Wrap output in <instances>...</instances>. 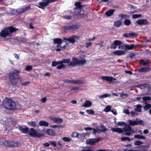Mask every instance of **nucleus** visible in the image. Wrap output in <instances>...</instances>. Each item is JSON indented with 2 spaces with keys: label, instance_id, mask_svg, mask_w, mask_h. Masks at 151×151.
Returning a JSON list of instances; mask_svg holds the SVG:
<instances>
[{
  "label": "nucleus",
  "instance_id": "f257e3e1",
  "mask_svg": "<svg viewBox=\"0 0 151 151\" xmlns=\"http://www.w3.org/2000/svg\"><path fill=\"white\" fill-rule=\"evenodd\" d=\"M2 106L5 109L9 110H14L17 109L16 103L11 99H5L2 102Z\"/></svg>",
  "mask_w": 151,
  "mask_h": 151
},
{
  "label": "nucleus",
  "instance_id": "f03ea898",
  "mask_svg": "<svg viewBox=\"0 0 151 151\" xmlns=\"http://www.w3.org/2000/svg\"><path fill=\"white\" fill-rule=\"evenodd\" d=\"M75 5L76 7L73 10L70 11V13L74 14V15L84 17L85 16V12L82 10L83 6L81 4V2H76L75 4Z\"/></svg>",
  "mask_w": 151,
  "mask_h": 151
},
{
  "label": "nucleus",
  "instance_id": "7ed1b4c3",
  "mask_svg": "<svg viewBox=\"0 0 151 151\" xmlns=\"http://www.w3.org/2000/svg\"><path fill=\"white\" fill-rule=\"evenodd\" d=\"M19 72V71L15 70L14 72L10 73L9 79L12 84L15 85L18 82V80L20 78L19 75L17 74Z\"/></svg>",
  "mask_w": 151,
  "mask_h": 151
},
{
  "label": "nucleus",
  "instance_id": "20e7f679",
  "mask_svg": "<svg viewBox=\"0 0 151 151\" xmlns=\"http://www.w3.org/2000/svg\"><path fill=\"white\" fill-rule=\"evenodd\" d=\"M17 30V29L12 27H6L0 32V35L2 37H5Z\"/></svg>",
  "mask_w": 151,
  "mask_h": 151
},
{
  "label": "nucleus",
  "instance_id": "39448f33",
  "mask_svg": "<svg viewBox=\"0 0 151 151\" xmlns=\"http://www.w3.org/2000/svg\"><path fill=\"white\" fill-rule=\"evenodd\" d=\"M21 145L19 142L6 140L4 143V146L8 147H16Z\"/></svg>",
  "mask_w": 151,
  "mask_h": 151
},
{
  "label": "nucleus",
  "instance_id": "423d86ee",
  "mask_svg": "<svg viewBox=\"0 0 151 151\" xmlns=\"http://www.w3.org/2000/svg\"><path fill=\"white\" fill-rule=\"evenodd\" d=\"M29 135L32 137H38L44 136V134L40 133H37L36 131L33 128H31L28 132Z\"/></svg>",
  "mask_w": 151,
  "mask_h": 151
},
{
  "label": "nucleus",
  "instance_id": "0eeeda50",
  "mask_svg": "<svg viewBox=\"0 0 151 151\" xmlns=\"http://www.w3.org/2000/svg\"><path fill=\"white\" fill-rule=\"evenodd\" d=\"M100 141V138H90L87 139L86 142L88 145H95L96 143Z\"/></svg>",
  "mask_w": 151,
  "mask_h": 151
},
{
  "label": "nucleus",
  "instance_id": "6e6552de",
  "mask_svg": "<svg viewBox=\"0 0 151 151\" xmlns=\"http://www.w3.org/2000/svg\"><path fill=\"white\" fill-rule=\"evenodd\" d=\"M70 61V59H63L62 60L58 62V63L60 64V65L58 66L57 68L58 69H61L62 68H64L65 66L63 64V63H68Z\"/></svg>",
  "mask_w": 151,
  "mask_h": 151
},
{
  "label": "nucleus",
  "instance_id": "1a4fd4ad",
  "mask_svg": "<svg viewBox=\"0 0 151 151\" xmlns=\"http://www.w3.org/2000/svg\"><path fill=\"white\" fill-rule=\"evenodd\" d=\"M129 124L131 126H134L138 124L142 125L143 124V121L141 120H138L136 119L134 121L132 120H129L128 121Z\"/></svg>",
  "mask_w": 151,
  "mask_h": 151
},
{
  "label": "nucleus",
  "instance_id": "9d476101",
  "mask_svg": "<svg viewBox=\"0 0 151 151\" xmlns=\"http://www.w3.org/2000/svg\"><path fill=\"white\" fill-rule=\"evenodd\" d=\"M122 130H123V132L124 131L125 132L124 134L126 135L130 136L131 135L132 132V128L129 125L126 124Z\"/></svg>",
  "mask_w": 151,
  "mask_h": 151
},
{
  "label": "nucleus",
  "instance_id": "9b49d317",
  "mask_svg": "<svg viewBox=\"0 0 151 151\" xmlns=\"http://www.w3.org/2000/svg\"><path fill=\"white\" fill-rule=\"evenodd\" d=\"M136 87H138L142 89H147L148 90V91L146 93V94H149L148 93L150 92L149 95H151V91L150 92V88L148 85L147 84H145L142 85H140L136 86Z\"/></svg>",
  "mask_w": 151,
  "mask_h": 151
},
{
  "label": "nucleus",
  "instance_id": "f8f14e48",
  "mask_svg": "<svg viewBox=\"0 0 151 151\" xmlns=\"http://www.w3.org/2000/svg\"><path fill=\"white\" fill-rule=\"evenodd\" d=\"M31 9L30 6H28L25 8L19 9L16 10V12L17 13H22L29 10Z\"/></svg>",
  "mask_w": 151,
  "mask_h": 151
},
{
  "label": "nucleus",
  "instance_id": "ddd939ff",
  "mask_svg": "<svg viewBox=\"0 0 151 151\" xmlns=\"http://www.w3.org/2000/svg\"><path fill=\"white\" fill-rule=\"evenodd\" d=\"M79 37L76 35H73L68 38L67 41L70 42L74 44L76 42L75 39H78Z\"/></svg>",
  "mask_w": 151,
  "mask_h": 151
},
{
  "label": "nucleus",
  "instance_id": "4468645a",
  "mask_svg": "<svg viewBox=\"0 0 151 151\" xmlns=\"http://www.w3.org/2000/svg\"><path fill=\"white\" fill-rule=\"evenodd\" d=\"M135 46L134 45H124L121 46H119L118 48L123 49L126 48L128 50H132V49Z\"/></svg>",
  "mask_w": 151,
  "mask_h": 151
},
{
  "label": "nucleus",
  "instance_id": "2eb2a0df",
  "mask_svg": "<svg viewBox=\"0 0 151 151\" xmlns=\"http://www.w3.org/2000/svg\"><path fill=\"white\" fill-rule=\"evenodd\" d=\"M121 42L119 41L116 40L111 45V47L112 48L116 49L117 47V46H119H119H121L120 45H121Z\"/></svg>",
  "mask_w": 151,
  "mask_h": 151
},
{
  "label": "nucleus",
  "instance_id": "dca6fc26",
  "mask_svg": "<svg viewBox=\"0 0 151 151\" xmlns=\"http://www.w3.org/2000/svg\"><path fill=\"white\" fill-rule=\"evenodd\" d=\"M0 121L2 124L5 125H7L9 123L8 118L5 116L3 117Z\"/></svg>",
  "mask_w": 151,
  "mask_h": 151
},
{
  "label": "nucleus",
  "instance_id": "f3484780",
  "mask_svg": "<svg viewBox=\"0 0 151 151\" xmlns=\"http://www.w3.org/2000/svg\"><path fill=\"white\" fill-rule=\"evenodd\" d=\"M51 119L55 123L57 124H60L63 122V120L62 119L55 117L51 118Z\"/></svg>",
  "mask_w": 151,
  "mask_h": 151
},
{
  "label": "nucleus",
  "instance_id": "a211bd4d",
  "mask_svg": "<svg viewBox=\"0 0 151 151\" xmlns=\"http://www.w3.org/2000/svg\"><path fill=\"white\" fill-rule=\"evenodd\" d=\"M137 23L139 25L142 24H148V22L146 19L139 20L137 22Z\"/></svg>",
  "mask_w": 151,
  "mask_h": 151
},
{
  "label": "nucleus",
  "instance_id": "6ab92c4d",
  "mask_svg": "<svg viewBox=\"0 0 151 151\" xmlns=\"http://www.w3.org/2000/svg\"><path fill=\"white\" fill-rule=\"evenodd\" d=\"M78 60L76 58H73L72 59V61L70 63L69 65V66H73L77 64H78Z\"/></svg>",
  "mask_w": 151,
  "mask_h": 151
},
{
  "label": "nucleus",
  "instance_id": "aec40b11",
  "mask_svg": "<svg viewBox=\"0 0 151 151\" xmlns=\"http://www.w3.org/2000/svg\"><path fill=\"white\" fill-rule=\"evenodd\" d=\"M113 53L118 55H123L125 54V51L123 50H117L114 51Z\"/></svg>",
  "mask_w": 151,
  "mask_h": 151
},
{
  "label": "nucleus",
  "instance_id": "412c9836",
  "mask_svg": "<svg viewBox=\"0 0 151 151\" xmlns=\"http://www.w3.org/2000/svg\"><path fill=\"white\" fill-rule=\"evenodd\" d=\"M114 132H118L119 133H122L123 132V130L120 128H113L111 129Z\"/></svg>",
  "mask_w": 151,
  "mask_h": 151
},
{
  "label": "nucleus",
  "instance_id": "4be33fe9",
  "mask_svg": "<svg viewBox=\"0 0 151 151\" xmlns=\"http://www.w3.org/2000/svg\"><path fill=\"white\" fill-rule=\"evenodd\" d=\"M19 129L24 134L28 133L29 129L28 128L20 127Z\"/></svg>",
  "mask_w": 151,
  "mask_h": 151
},
{
  "label": "nucleus",
  "instance_id": "5701e85b",
  "mask_svg": "<svg viewBox=\"0 0 151 151\" xmlns=\"http://www.w3.org/2000/svg\"><path fill=\"white\" fill-rule=\"evenodd\" d=\"M91 102L88 100L86 101L84 104L82 106L85 107H90L92 105Z\"/></svg>",
  "mask_w": 151,
  "mask_h": 151
},
{
  "label": "nucleus",
  "instance_id": "b1692460",
  "mask_svg": "<svg viewBox=\"0 0 151 151\" xmlns=\"http://www.w3.org/2000/svg\"><path fill=\"white\" fill-rule=\"evenodd\" d=\"M116 80V79L115 78H114L111 77L104 76V80L110 82H112L113 80Z\"/></svg>",
  "mask_w": 151,
  "mask_h": 151
},
{
  "label": "nucleus",
  "instance_id": "393cba45",
  "mask_svg": "<svg viewBox=\"0 0 151 151\" xmlns=\"http://www.w3.org/2000/svg\"><path fill=\"white\" fill-rule=\"evenodd\" d=\"M151 70L150 68L143 67L139 69V71L146 72Z\"/></svg>",
  "mask_w": 151,
  "mask_h": 151
},
{
  "label": "nucleus",
  "instance_id": "a878e982",
  "mask_svg": "<svg viewBox=\"0 0 151 151\" xmlns=\"http://www.w3.org/2000/svg\"><path fill=\"white\" fill-rule=\"evenodd\" d=\"M93 147H85L84 149L81 150V151H94Z\"/></svg>",
  "mask_w": 151,
  "mask_h": 151
},
{
  "label": "nucleus",
  "instance_id": "bb28decb",
  "mask_svg": "<svg viewBox=\"0 0 151 151\" xmlns=\"http://www.w3.org/2000/svg\"><path fill=\"white\" fill-rule=\"evenodd\" d=\"M66 29H69L71 30H74L75 29H77V27L76 25H73L69 26L68 27H65Z\"/></svg>",
  "mask_w": 151,
  "mask_h": 151
},
{
  "label": "nucleus",
  "instance_id": "cd10ccee",
  "mask_svg": "<svg viewBox=\"0 0 151 151\" xmlns=\"http://www.w3.org/2000/svg\"><path fill=\"white\" fill-rule=\"evenodd\" d=\"M47 134L49 135L54 136L55 134V132L52 129H49L47 131Z\"/></svg>",
  "mask_w": 151,
  "mask_h": 151
},
{
  "label": "nucleus",
  "instance_id": "c85d7f7f",
  "mask_svg": "<svg viewBox=\"0 0 151 151\" xmlns=\"http://www.w3.org/2000/svg\"><path fill=\"white\" fill-rule=\"evenodd\" d=\"M114 12V9H111L109 11H107L105 13V14L108 16H111L112 14Z\"/></svg>",
  "mask_w": 151,
  "mask_h": 151
},
{
  "label": "nucleus",
  "instance_id": "c756f323",
  "mask_svg": "<svg viewBox=\"0 0 151 151\" xmlns=\"http://www.w3.org/2000/svg\"><path fill=\"white\" fill-rule=\"evenodd\" d=\"M54 42L56 44H60L62 43L63 42L62 40L61 39L56 38L54 40Z\"/></svg>",
  "mask_w": 151,
  "mask_h": 151
},
{
  "label": "nucleus",
  "instance_id": "7c9ffc66",
  "mask_svg": "<svg viewBox=\"0 0 151 151\" xmlns=\"http://www.w3.org/2000/svg\"><path fill=\"white\" fill-rule=\"evenodd\" d=\"M39 124L40 126H44L47 127L48 125V123L45 121H40L39 123Z\"/></svg>",
  "mask_w": 151,
  "mask_h": 151
},
{
  "label": "nucleus",
  "instance_id": "2f4dec72",
  "mask_svg": "<svg viewBox=\"0 0 151 151\" xmlns=\"http://www.w3.org/2000/svg\"><path fill=\"white\" fill-rule=\"evenodd\" d=\"M122 22L119 20H117L114 22V25L117 27H119L121 24Z\"/></svg>",
  "mask_w": 151,
  "mask_h": 151
},
{
  "label": "nucleus",
  "instance_id": "473e14b6",
  "mask_svg": "<svg viewBox=\"0 0 151 151\" xmlns=\"http://www.w3.org/2000/svg\"><path fill=\"white\" fill-rule=\"evenodd\" d=\"M139 63L140 64H142L144 66H145L147 64L149 63V61L148 60H147L146 61H145L144 60H141L140 61Z\"/></svg>",
  "mask_w": 151,
  "mask_h": 151
},
{
  "label": "nucleus",
  "instance_id": "72a5a7b5",
  "mask_svg": "<svg viewBox=\"0 0 151 151\" xmlns=\"http://www.w3.org/2000/svg\"><path fill=\"white\" fill-rule=\"evenodd\" d=\"M78 64L79 65H83L85 64L86 63V61L85 60H78Z\"/></svg>",
  "mask_w": 151,
  "mask_h": 151
},
{
  "label": "nucleus",
  "instance_id": "f704fd0d",
  "mask_svg": "<svg viewBox=\"0 0 151 151\" xmlns=\"http://www.w3.org/2000/svg\"><path fill=\"white\" fill-rule=\"evenodd\" d=\"M6 140L3 138H0V145H4V143Z\"/></svg>",
  "mask_w": 151,
  "mask_h": 151
},
{
  "label": "nucleus",
  "instance_id": "c9c22d12",
  "mask_svg": "<svg viewBox=\"0 0 151 151\" xmlns=\"http://www.w3.org/2000/svg\"><path fill=\"white\" fill-rule=\"evenodd\" d=\"M73 83L78 84H83L84 83L83 81L79 80L73 81Z\"/></svg>",
  "mask_w": 151,
  "mask_h": 151
},
{
  "label": "nucleus",
  "instance_id": "e433bc0d",
  "mask_svg": "<svg viewBox=\"0 0 151 151\" xmlns=\"http://www.w3.org/2000/svg\"><path fill=\"white\" fill-rule=\"evenodd\" d=\"M142 106L141 105H139L137 106V108L135 109V111L138 112H140L141 111V108Z\"/></svg>",
  "mask_w": 151,
  "mask_h": 151
},
{
  "label": "nucleus",
  "instance_id": "4c0bfd02",
  "mask_svg": "<svg viewBox=\"0 0 151 151\" xmlns=\"http://www.w3.org/2000/svg\"><path fill=\"white\" fill-rule=\"evenodd\" d=\"M92 130H93V134H95L97 132L99 133L102 132L101 130L98 129H93Z\"/></svg>",
  "mask_w": 151,
  "mask_h": 151
},
{
  "label": "nucleus",
  "instance_id": "58836bf2",
  "mask_svg": "<svg viewBox=\"0 0 151 151\" xmlns=\"http://www.w3.org/2000/svg\"><path fill=\"white\" fill-rule=\"evenodd\" d=\"M134 137L135 138H137L139 139H145V137L142 136L138 135H135L134 136Z\"/></svg>",
  "mask_w": 151,
  "mask_h": 151
},
{
  "label": "nucleus",
  "instance_id": "ea45409f",
  "mask_svg": "<svg viewBox=\"0 0 151 151\" xmlns=\"http://www.w3.org/2000/svg\"><path fill=\"white\" fill-rule=\"evenodd\" d=\"M143 142L141 141H136L134 142V144L135 145H139L142 144Z\"/></svg>",
  "mask_w": 151,
  "mask_h": 151
},
{
  "label": "nucleus",
  "instance_id": "a19ab883",
  "mask_svg": "<svg viewBox=\"0 0 151 151\" xmlns=\"http://www.w3.org/2000/svg\"><path fill=\"white\" fill-rule=\"evenodd\" d=\"M121 140L122 141L127 140H128L129 141H131V139L129 137H122L121 138Z\"/></svg>",
  "mask_w": 151,
  "mask_h": 151
},
{
  "label": "nucleus",
  "instance_id": "79ce46f5",
  "mask_svg": "<svg viewBox=\"0 0 151 151\" xmlns=\"http://www.w3.org/2000/svg\"><path fill=\"white\" fill-rule=\"evenodd\" d=\"M143 100L144 101H146L151 100V97H144L142 98Z\"/></svg>",
  "mask_w": 151,
  "mask_h": 151
},
{
  "label": "nucleus",
  "instance_id": "37998d69",
  "mask_svg": "<svg viewBox=\"0 0 151 151\" xmlns=\"http://www.w3.org/2000/svg\"><path fill=\"white\" fill-rule=\"evenodd\" d=\"M111 106H108L104 109V111L106 112H108L111 111Z\"/></svg>",
  "mask_w": 151,
  "mask_h": 151
},
{
  "label": "nucleus",
  "instance_id": "c03bdc74",
  "mask_svg": "<svg viewBox=\"0 0 151 151\" xmlns=\"http://www.w3.org/2000/svg\"><path fill=\"white\" fill-rule=\"evenodd\" d=\"M86 111L89 114H94V111L91 109L87 110H86Z\"/></svg>",
  "mask_w": 151,
  "mask_h": 151
},
{
  "label": "nucleus",
  "instance_id": "a18cd8bd",
  "mask_svg": "<svg viewBox=\"0 0 151 151\" xmlns=\"http://www.w3.org/2000/svg\"><path fill=\"white\" fill-rule=\"evenodd\" d=\"M151 107V105L147 104L144 107L145 110H147Z\"/></svg>",
  "mask_w": 151,
  "mask_h": 151
},
{
  "label": "nucleus",
  "instance_id": "49530a36",
  "mask_svg": "<svg viewBox=\"0 0 151 151\" xmlns=\"http://www.w3.org/2000/svg\"><path fill=\"white\" fill-rule=\"evenodd\" d=\"M19 42H26L27 41V39L25 37H23L21 38L19 40Z\"/></svg>",
  "mask_w": 151,
  "mask_h": 151
},
{
  "label": "nucleus",
  "instance_id": "de8ad7c7",
  "mask_svg": "<svg viewBox=\"0 0 151 151\" xmlns=\"http://www.w3.org/2000/svg\"><path fill=\"white\" fill-rule=\"evenodd\" d=\"M65 141L68 142L71 141V139L69 137H64L62 138Z\"/></svg>",
  "mask_w": 151,
  "mask_h": 151
},
{
  "label": "nucleus",
  "instance_id": "09e8293b",
  "mask_svg": "<svg viewBox=\"0 0 151 151\" xmlns=\"http://www.w3.org/2000/svg\"><path fill=\"white\" fill-rule=\"evenodd\" d=\"M63 81L65 83H73V81L65 79L63 80Z\"/></svg>",
  "mask_w": 151,
  "mask_h": 151
},
{
  "label": "nucleus",
  "instance_id": "8fccbe9b",
  "mask_svg": "<svg viewBox=\"0 0 151 151\" xmlns=\"http://www.w3.org/2000/svg\"><path fill=\"white\" fill-rule=\"evenodd\" d=\"M32 66L31 65L27 66L25 68V70L27 71H29L32 70Z\"/></svg>",
  "mask_w": 151,
  "mask_h": 151
},
{
  "label": "nucleus",
  "instance_id": "3c124183",
  "mask_svg": "<svg viewBox=\"0 0 151 151\" xmlns=\"http://www.w3.org/2000/svg\"><path fill=\"white\" fill-rule=\"evenodd\" d=\"M131 21L130 20L128 19L126 20L124 22V24L126 25H129L131 23Z\"/></svg>",
  "mask_w": 151,
  "mask_h": 151
},
{
  "label": "nucleus",
  "instance_id": "603ef678",
  "mask_svg": "<svg viewBox=\"0 0 151 151\" xmlns=\"http://www.w3.org/2000/svg\"><path fill=\"white\" fill-rule=\"evenodd\" d=\"M58 65H60V64L58 63V62H57L56 61H53L52 62V66H55Z\"/></svg>",
  "mask_w": 151,
  "mask_h": 151
},
{
  "label": "nucleus",
  "instance_id": "864d4df0",
  "mask_svg": "<svg viewBox=\"0 0 151 151\" xmlns=\"http://www.w3.org/2000/svg\"><path fill=\"white\" fill-rule=\"evenodd\" d=\"M116 124L120 126L126 125L127 124H126L123 122H119L118 123H116Z\"/></svg>",
  "mask_w": 151,
  "mask_h": 151
},
{
  "label": "nucleus",
  "instance_id": "5fc2aeb1",
  "mask_svg": "<svg viewBox=\"0 0 151 151\" xmlns=\"http://www.w3.org/2000/svg\"><path fill=\"white\" fill-rule=\"evenodd\" d=\"M78 134L77 132H74L73 133L72 136L73 137H78Z\"/></svg>",
  "mask_w": 151,
  "mask_h": 151
},
{
  "label": "nucleus",
  "instance_id": "6e6d98bb",
  "mask_svg": "<svg viewBox=\"0 0 151 151\" xmlns=\"http://www.w3.org/2000/svg\"><path fill=\"white\" fill-rule=\"evenodd\" d=\"M50 144H51L53 146L55 147L56 146V143L54 141H51L50 142Z\"/></svg>",
  "mask_w": 151,
  "mask_h": 151
},
{
  "label": "nucleus",
  "instance_id": "4d7b16f0",
  "mask_svg": "<svg viewBox=\"0 0 151 151\" xmlns=\"http://www.w3.org/2000/svg\"><path fill=\"white\" fill-rule=\"evenodd\" d=\"M141 16V14L138 15V14H133L132 15V17L133 18H136L138 17H140Z\"/></svg>",
  "mask_w": 151,
  "mask_h": 151
},
{
  "label": "nucleus",
  "instance_id": "13d9d810",
  "mask_svg": "<svg viewBox=\"0 0 151 151\" xmlns=\"http://www.w3.org/2000/svg\"><path fill=\"white\" fill-rule=\"evenodd\" d=\"M30 83L29 81H27L24 83H22L21 85L22 86H26Z\"/></svg>",
  "mask_w": 151,
  "mask_h": 151
},
{
  "label": "nucleus",
  "instance_id": "bf43d9fd",
  "mask_svg": "<svg viewBox=\"0 0 151 151\" xmlns=\"http://www.w3.org/2000/svg\"><path fill=\"white\" fill-rule=\"evenodd\" d=\"M64 17L65 19H70L72 18L71 16L70 15L65 16H64Z\"/></svg>",
  "mask_w": 151,
  "mask_h": 151
},
{
  "label": "nucleus",
  "instance_id": "052dcab7",
  "mask_svg": "<svg viewBox=\"0 0 151 151\" xmlns=\"http://www.w3.org/2000/svg\"><path fill=\"white\" fill-rule=\"evenodd\" d=\"M29 124L30 125L33 126L35 127L36 126V123L35 122H30L29 123Z\"/></svg>",
  "mask_w": 151,
  "mask_h": 151
},
{
  "label": "nucleus",
  "instance_id": "680f3d73",
  "mask_svg": "<svg viewBox=\"0 0 151 151\" xmlns=\"http://www.w3.org/2000/svg\"><path fill=\"white\" fill-rule=\"evenodd\" d=\"M135 54L133 53H130L129 54V56L131 58H132L134 57L135 56Z\"/></svg>",
  "mask_w": 151,
  "mask_h": 151
},
{
  "label": "nucleus",
  "instance_id": "e2e57ef3",
  "mask_svg": "<svg viewBox=\"0 0 151 151\" xmlns=\"http://www.w3.org/2000/svg\"><path fill=\"white\" fill-rule=\"evenodd\" d=\"M123 112L126 114H130L129 110L127 109L124 110Z\"/></svg>",
  "mask_w": 151,
  "mask_h": 151
},
{
  "label": "nucleus",
  "instance_id": "0e129e2a",
  "mask_svg": "<svg viewBox=\"0 0 151 151\" xmlns=\"http://www.w3.org/2000/svg\"><path fill=\"white\" fill-rule=\"evenodd\" d=\"M136 34L135 33H129V37L131 36L132 37H133L134 36H136Z\"/></svg>",
  "mask_w": 151,
  "mask_h": 151
},
{
  "label": "nucleus",
  "instance_id": "69168bd1",
  "mask_svg": "<svg viewBox=\"0 0 151 151\" xmlns=\"http://www.w3.org/2000/svg\"><path fill=\"white\" fill-rule=\"evenodd\" d=\"M79 88L78 87H73L71 89L73 90H78Z\"/></svg>",
  "mask_w": 151,
  "mask_h": 151
},
{
  "label": "nucleus",
  "instance_id": "338daca9",
  "mask_svg": "<svg viewBox=\"0 0 151 151\" xmlns=\"http://www.w3.org/2000/svg\"><path fill=\"white\" fill-rule=\"evenodd\" d=\"M47 100V98L46 97H43L41 101L42 103H44L46 102Z\"/></svg>",
  "mask_w": 151,
  "mask_h": 151
},
{
  "label": "nucleus",
  "instance_id": "774afa93",
  "mask_svg": "<svg viewBox=\"0 0 151 151\" xmlns=\"http://www.w3.org/2000/svg\"><path fill=\"white\" fill-rule=\"evenodd\" d=\"M50 143H46L43 144V146L45 147H48L49 146Z\"/></svg>",
  "mask_w": 151,
  "mask_h": 151
}]
</instances>
